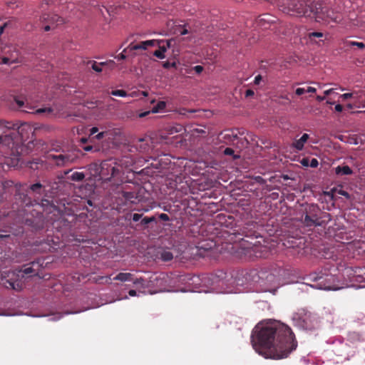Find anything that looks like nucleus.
I'll return each mask as SVG.
<instances>
[{
  "mask_svg": "<svg viewBox=\"0 0 365 365\" xmlns=\"http://www.w3.org/2000/svg\"><path fill=\"white\" fill-rule=\"evenodd\" d=\"M251 338L254 349L264 358H287L297 346L291 329L275 320L259 323Z\"/></svg>",
  "mask_w": 365,
  "mask_h": 365,
  "instance_id": "obj_1",
  "label": "nucleus"
},
{
  "mask_svg": "<svg viewBox=\"0 0 365 365\" xmlns=\"http://www.w3.org/2000/svg\"><path fill=\"white\" fill-rule=\"evenodd\" d=\"M28 132H32V128L27 123L18 125L12 122L0 120V144L11 148L12 153L15 148L19 155V149L21 148L20 144L28 138Z\"/></svg>",
  "mask_w": 365,
  "mask_h": 365,
  "instance_id": "obj_2",
  "label": "nucleus"
},
{
  "mask_svg": "<svg viewBox=\"0 0 365 365\" xmlns=\"http://www.w3.org/2000/svg\"><path fill=\"white\" fill-rule=\"evenodd\" d=\"M297 219L304 227H325L331 220V215L323 211L316 203L300 204L297 210Z\"/></svg>",
  "mask_w": 365,
  "mask_h": 365,
  "instance_id": "obj_3",
  "label": "nucleus"
},
{
  "mask_svg": "<svg viewBox=\"0 0 365 365\" xmlns=\"http://www.w3.org/2000/svg\"><path fill=\"white\" fill-rule=\"evenodd\" d=\"M128 162V158L124 157L120 160H106L101 163V172L99 178L103 181H110L114 180V184H118V180L120 179L124 172L123 166Z\"/></svg>",
  "mask_w": 365,
  "mask_h": 365,
  "instance_id": "obj_4",
  "label": "nucleus"
},
{
  "mask_svg": "<svg viewBox=\"0 0 365 365\" xmlns=\"http://www.w3.org/2000/svg\"><path fill=\"white\" fill-rule=\"evenodd\" d=\"M48 159L58 167H66L73 163L77 155L73 152L62 151L57 154H49Z\"/></svg>",
  "mask_w": 365,
  "mask_h": 365,
  "instance_id": "obj_5",
  "label": "nucleus"
},
{
  "mask_svg": "<svg viewBox=\"0 0 365 365\" xmlns=\"http://www.w3.org/2000/svg\"><path fill=\"white\" fill-rule=\"evenodd\" d=\"M293 319L296 322V324L298 327L306 330L313 329L317 324L312 314L304 310L295 314L293 317Z\"/></svg>",
  "mask_w": 365,
  "mask_h": 365,
  "instance_id": "obj_6",
  "label": "nucleus"
},
{
  "mask_svg": "<svg viewBox=\"0 0 365 365\" xmlns=\"http://www.w3.org/2000/svg\"><path fill=\"white\" fill-rule=\"evenodd\" d=\"M43 265L41 259L33 261L29 264H24L21 269L18 270L17 277H24V276H36L38 274V271Z\"/></svg>",
  "mask_w": 365,
  "mask_h": 365,
  "instance_id": "obj_7",
  "label": "nucleus"
},
{
  "mask_svg": "<svg viewBox=\"0 0 365 365\" xmlns=\"http://www.w3.org/2000/svg\"><path fill=\"white\" fill-rule=\"evenodd\" d=\"M327 277L326 274H318L317 273H313L309 275L310 280L315 282V284H312V287L319 289H331V286L327 282Z\"/></svg>",
  "mask_w": 365,
  "mask_h": 365,
  "instance_id": "obj_8",
  "label": "nucleus"
},
{
  "mask_svg": "<svg viewBox=\"0 0 365 365\" xmlns=\"http://www.w3.org/2000/svg\"><path fill=\"white\" fill-rule=\"evenodd\" d=\"M248 253L250 256L255 258H267L271 254V250L265 245H254Z\"/></svg>",
  "mask_w": 365,
  "mask_h": 365,
  "instance_id": "obj_9",
  "label": "nucleus"
},
{
  "mask_svg": "<svg viewBox=\"0 0 365 365\" xmlns=\"http://www.w3.org/2000/svg\"><path fill=\"white\" fill-rule=\"evenodd\" d=\"M157 43V40L155 39L143 41L136 43L132 42L124 49V52L136 50H147L150 46H155Z\"/></svg>",
  "mask_w": 365,
  "mask_h": 365,
  "instance_id": "obj_10",
  "label": "nucleus"
},
{
  "mask_svg": "<svg viewBox=\"0 0 365 365\" xmlns=\"http://www.w3.org/2000/svg\"><path fill=\"white\" fill-rule=\"evenodd\" d=\"M122 196L125 202H130L131 204H136L138 202H140L142 199V196L140 195L138 192L135 191H123Z\"/></svg>",
  "mask_w": 365,
  "mask_h": 365,
  "instance_id": "obj_11",
  "label": "nucleus"
},
{
  "mask_svg": "<svg viewBox=\"0 0 365 365\" xmlns=\"http://www.w3.org/2000/svg\"><path fill=\"white\" fill-rule=\"evenodd\" d=\"M175 21H169L168 23V26L170 27V32L174 34L179 35H185L189 33L188 30L185 28V26L181 25H175Z\"/></svg>",
  "mask_w": 365,
  "mask_h": 365,
  "instance_id": "obj_12",
  "label": "nucleus"
},
{
  "mask_svg": "<svg viewBox=\"0 0 365 365\" xmlns=\"http://www.w3.org/2000/svg\"><path fill=\"white\" fill-rule=\"evenodd\" d=\"M157 257L163 262H169L173 259V254L169 249L161 248L157 252Z\"/></svg>",
  "mask_w": 365,
  "mask_h": 365,
  "instance_id": "obj_13",
  "label": "nucleus"
},
{
  "mask_svg": "<svg viewBox=\"0 0 365 365\" xmlns=\"http://www.w3.org/2000/svg\"><path fill=\"white\" fill-rule=\"evenodd\" d=\"M4 286L8 289L20 291L23 288V283L21 280H14L12 278H11L4 282Z\"/></svg>",
  "mask_w": 365,
  "mask_h": 365,
  "instance_id": "obj_14",
  "label": "nucleus"
},
{
  "mask_svg": "<svg viewBox=\"0 0 365 365\" xmlns=\"http://www.w3.org/2000/svg\"><path fill=\"white\" fill-rule=\"evenodd\" d=\"M30 189L31 191L38 195L44 194L47 195V191H49L46 185L41 184L40 182L31 185Z\"/></svg>",
  "mask_w": 365,
  "mask_h": 365,
  "instance_id": "obj_15",
  "label": "nucleus"
},
{
  "mask_svg": "<svg viewBox=\"0 0 365 365\" xmlns=\"http://www.w3.org/2000/svg\"><path fill=\"white\" fill-rule=\"evenodd\" d=\"M222 138L226 143L234 142L237 138V133L234 130H225L221 133Z\"/></svg>",
  "mask_w": 365,
  "mask_h": 365,
  "instance_id": "obj_16",
  "label": "nucleus"
},
{
  "mask_svg": "<svg viewBox=\"0 0 365 365\" xmlns=\"http://www.w3.org/2000/svg\"><path fill=\"white\" fill-rule=\"evenodd\" d=\"M219 222L227 227H232L235 225V219L231 215H219Z\"/></svg>",
  "mask_w": 365,
  "mask_h": 365,
  "instance_id": "obj_17",
  "label": "nucleus"
},
{
  "mask_svg": "<svg viewBox=\"0 0 365 365\" xmlns=\"http://www.w3.org/2000/svg\"><path fill=\"white\" fill-rule=\"evenodd\" d=\"M309 138V135L308 134H303L299 140H297L293 143L292 146L297 150H302L304 146V143L307 141Z\"/></svg>",
  "mask_w": 365,
  "mask_h": 365,
  "instance_id": "obj_18",
  "label": "nucleus"
},
{
  "mask_svg": "<svg viewBox=\"0 0 365 365\" xmlns=\"http://www.w3.org/2000/svg\"><path fill=\"white\" fill-rule=\"evenodd\" d=\"M113 280L124 282H132L133 280V274L130 272H120L115 277Z\"/></svg>",
  "mask_w": 365,
  "mask_h": 365,
  "instance_id": "obj_19",
  "label": "nucleus"
},
{
  "mask_svg": "<svg viewBox=\"0 0 365 365\" xmlns=\"http://www.w3.org/2000/svg\"><path fill=\"white\" fill-rule=\"evenodd\" d=\"M157 42L156 46L159 47V49L155 51L153 55L160 59H163L165 57V52L167 51L166 46L164 43L162 44L160 40H157Z\"/></svg>",
  "mask_w": 365,
  "mask_h": 365,
  "instance_id": "obj_20",
  "label": "nucleus"
},
{
  "mask_svg": "<svg viewBox=\"0 0 365 365\" xmlns=\"http://www.w3.org/2000/svg\"><path fill=\"white\" fill-rule=\"evenodd\" d=\"M53 227L56 229H62L68 227V221L63 217L60 216L53 222Z\"/></svg>",
  "mask_w": 365,
  "mask_h": 365,
  "instance_id": "obj_21",
  "label": "nucleus"
},
{
  "mask_svg": "<svg viewBox=\"0 0 365 365\" xmlns=\"http://www.w3.org/2000/svg\"><path fill=\"white\" fill-rule=\"evenodd\" d=\"M48 186V189L49 191H47V195L48 197H52L53 195H56L58 192V184L56 182H46L44 183Z\"/></svg>",
  "mask_w": 365,
  "mask_h": 365,
  "instance_id": "obj_22",
  "label": "nucleus"
},
{
  "mask_svg": "<svg viewBox=\"0 0 365 365\" xmlns=\"http://www.w3.org/2000/svg\"><path fill=\"white\" fill-rule=\"evenodd\" d=\"M335 173L337 175H349L353 173V171L348 165H339L335 168Z\"/></svg>",
  "mask_w": 365,
  "mask_h": 365,
  "instance_id": "obj_23",
  "label": "nucleus"
},
{
  "mask_svg": "<svg viewBox=\"0 0 365 365\" xmlns=\"http://www.w3.org/2000/svg\"><path fill=\"white\" fill-rule=\"evenodd\" d=\"M289 10L292 11V13L290 14L291 15H295V16H302L304 14V11L302 7V4H292L289 6Z\"/></svg>",
  "mask_w": 365,
  "mask_h": 365,
  "instance_id": "obj_24",
  "label": "nucleus"
},
{
  "mask_svg": "<svg viewBox=\"0 0 365 365\" xmlns=\"http://www.w3.org/2000/svg\"><path fill=\"white\" fill-rule=\"evenodd\" d=\"M88 170L90 171L91 175L94 177L99 176L101 172V164L97 163H92L88 165Z\"/></svg>",
  "mask_w": 365,
  "mask_h": 365,
  "instance_id": "obj_25",
  "label": "nucleus"
},
{
  "mask_svg": "<svg viewBox=\"0 0 365 365\" xmlns=\"http://www.w3.org/2000/svg\"><path fill=\"white\" fill-rule=\"evenodd\" d=\"M68 178L74 182H81L85 178V174L83 172H74Z\"/></svg>",
  "mask_w": 365,
  "mask_h": 365,
  "instance_id": "obj_26",
  "label": "nucleus"
},
{
  "mask_svg": "<svg viewBox=\"0 0 365 365\" xmlns=\"http://www.w3.org/2000/svg\"><path fill=\"white\" fill-rule=\"evenodd\" d=\"M88 64H91L92 69L94 70L95 71L99 73V72L102 71L101 66L107 65V63L106 62H101L100 63H98L97 62H96L94 61H89L88 62Z\"/></svg>",
  "mask_w": 365,
  "mask_h": 365,
  "instance_id": "obj_27",
  "label": "nucleus"
},
{
  "mask_svg": "<svg viewBox=\"0 0 365 365\" xmlns=\"http://www.w3.org/2000/svg\"><path fill=\"white\" fill-rule=\"evenodd\" d=\"M133 284L136 286L137 287H141V288H146L147 287V282L146 280L143 278H134L133 280H132Z\"/></svg>",
  "mask_w": 365,
  "mask_h": 365,
  "instance_id": "obj_28",
  "label": "nucleus"
},
{
  "mask_svg": "<svg viewBox=\"0 0 365 365\" xmlns=\"http://www.w3.org/2000/svg\"><path fill=\"white\" fill-rule=\"evenodd\" d=\"M166 103L165 101H159L153 107L151 112L153 113H158L165 108Z\"/></svg>",
  "mask_w": 365,
  "mask_h": 365,
  "instance_id": "obj_29",
  "label": "nucleus"
},
{
  "mask_svg": "<svg viewBox=\"0 0 365 365\" xmlns=\"http://www.w3.org/2000/svg\"><path fill=\"white\" fill-rule=\"evenodd\" d=\"M197 248V252L196 254L200 257H204L207 256V252L212 248V246L210 245L208 247H205L203 245H201V246H198Z\"/></svg>",
  "mask_w": 365,
  "mask_h": 365,
  "instance_id": "obj_30",
  "label": "nucleus"
},
{
  "mask_svg": "<svg viewBox=\"0 0 365 365\" xmlns=\"http://www.w3.org/2000/svg\"><path fill=\"white\" fill-rule=\"evenodd\" d=\"M48 17L50 18L51 22L52 24H56V25L62 24L64 22L63 18L56 14H53L51 16L48 15Z\"/></svg>",
  "mask_w": 365,
  "mask_h": 365,
  "instance_id": "obj_31",
  "label": "nucleus"
},
{
  "mask_svg": "<svg viewBox=\"0 0 365 365\" xmlns=\"http://www.w3.org/2000/svg\"><path fill=\"white\" fill-rule=\"evenodd\" d=\"M259 21H262V26H265V24H272L274 23V21L272 19L271 16L268 14H264L259 19Z\"/></svg>",
  "mask_w": 365,
  "mask_h": 365,
  "instance_id": "obj_32",
  "label": "nucleus"
},
{
  "mask_svg": "<svg viewBox=\"0 0 365 365\" xmlns=\"http://www.w3.org/2000/svg\"><path fill=\"white\" fill-rule=\"evenodd\" d=\"M264 275H265V273L264 272H262V270L259 272V278L260 279H265L269 282H273L274 276L272 274H269L267 275L266 277H264Z\"/></svg>",
  "mask_w": 365,
  "mask_h": 365,
  "instance_id": "obj_33",
  "label": "nucleus"
},
{
  "mask_svg": "<svg viewBox=\"0 0 365 365\" xmlns=\"http://www.w3.org/2000/svg\"><path fill=\"white\" fill-rule=\"evenodd\" d=\"M115 96L125 97L128 96L127 92L124 90H113L110 93Z\"/></svg>",
  "mask_w": 365,
  "mask_h": 365,
  "instance_id": "obj_34",
  "label": "nucleus"
},
{
  "mask_svg": "<svg viewBox=\"0 0 365 365\" xmlns=\"http://www.w3.org/2000/svg\"><path fill=\"white\" fill-rule=\"evenodd\" d=\"M346 44L349 46H357L360 49H363L365 48V44L363 42L348 41Z\"/></svg>",
  "mask_w": 365,
  "mask_h": 365,
  "instance_id": "obj_35",
  "label": "nucleus"
},
{
  "mask_svg": "<svg viewBox=\"0 0 365 365\" xmlns=\"http://www.w3.org/2000/svg\"><path fill=\"white\" fill-rule=\"evenodd\" d=\"M224 154L226 155H232L233 156V159H237L240 158L239 155H235V151L232 148H227L225 149L224 150Z\"/></svg>",
  "mask_w": 365,
  "mask_h": 365,
  "instance_id": "obj_36",
  "label": "nucleus"
},
{
  "mask_svg": "<svg viewBox=\"0 0 365 365\" xmlns=\"http://www.w3.org/2000/svg\"><path fill=\"white\" fill-rule=\"evenodd\" d=\"M154 221H155V217L154 216L150 217H145L144 218L142 219L141 224L142 225H148Z\"/></svg>",
  "mask_w": 365,
  "mask_h": 365,
  "instance_id": "obj_37",
  "label": "nucleus"
},
{
  "mask_svg": "<svg viewBox=\"0 0 365 365\" xmlns=\"http://www.w3.org/2000/svg\"><path fill=\"white\" fill-rule=\"evenodd\" d=\"M163 66L165 68H176L177 64L176 62H169V61H165L163 63Z\"/></svg>",
  "mask_w": 365,
  "mask_h": 365,
  "instance_id": "obj_38",
  "label": "nucleus"
},
{
  "mask_svg": "<svg viewBox=\"0 0 365 365\" xmlns=\"http://www.w3.org/2000/svg\"><path fill=\"white\" fill-rule=\"evenodd\" d=\"M309 38L310 39H312V38H321L324 36L323 33L322 32H312L309 34Z\"/></svg>",
  "mask_w": 365,
  "mask_h": 365,
  "instance_id": "obj_39",
  "label": "nucleus"
},
{
  "mask_svg": "<svg viewBox=\"0 0 365 365\" xmlns=\"http://www.w3.org/2000/svg\"><path fill=\"white\" fill-rule=\"evenodd\" d=\"M195 112V110H188V109H186V108H180L179 110V114L180 115H185L187 113H192Z\"/></svg>",
  "mask_w": 365,
  "mask_h": 365,
  "instance_id": "obj_40",
  "label": "nucleus"
},
{
  "mask_svg": "<svg viewBox=\"0 0 365 365\" xmlns=\"http://www.w3.org/2000/svg\"><path fill=\"white\" fill-rule=\"evenodd\" d=\"M319 165V162L317 160V159L316 158H312L310 160V162H309V167L311 168H317Z\"/></svg>",
  "mask_w": 365,
  "mask_h": 365,
  "instance_id": "obj_41",
  "label": "nucleus"
},
{
  "mask_svg": "<svg viewBox=\"0 0 365 365\" xmlns=\"http://www.w3.org/2000/svg\"><path fill=\"white\" fill-rule=\"evenodd\" d=\"M15 101H16V104H17V106H19V108H21L23 107H26V108H29L27 105L25 106V103H24V101L19 100V99H15Z\"/></svg>",
  "mask_w": 365,
  "mask_h": 365,
  "instance_id": "obj_42",
  "label": "nucleus"
},
{
  "mask_svg": "<svg viewBox=\"0 0 365 365\" xmlns=\"http://www.w3.org/2000/svg\"><path fill=\"white\" fill-rule=\"evenodd\" d=\"M192 69H193V70H194V71H195L197 74L201 73L203 71V70H204V68H203V67H202V66H194V67H193V68H192Z\"/></svg>",
  "mask_w": 365,
  "mask_h": 365,
  "instance_id": "obj_43",
  "label": "nucleus"
},
{
  "mask_svg": "<svg viewBox=\"0 0 365 365\" xmlns=\"http://www.w3.org/2000/svg\"><path fill=\"white\" fill-rule=\"evenodd\" d=\"M159 218L161 220H163V221H169L170 220V217L169 216L165 214V213H161L159 215Z\"/></svg>",
  "mask_w": 365,
  "mask_h": 365,
  "instance_id": "obj_44",
  "label": "nucleus"
},
{
  "mask_svg": "<svg viewBox=\"0 0 365 365\" xmlns=\"http://www.w3.org/2000/svg\"><path fill=\"white\" fill-rule=\"evenodd\" d=\"M126 52H124V50L123 51V52L121 53H120L119 55L115 56V58L117 59V60H125L126 58V55L125 54Z\"/></svg>",
  "mask_w": 365,
  "mask_h": 365,
  "instance_id": "obj_45",
  "label": "nucleus"
},
{
  "mask_svg": "<svg viewBox=\"0 0 365 365\" xmlns=\"http://www.w3.org/2000/svg\"><path fill=\"white\" fill-rule=\"evenodd\" d=\"M160 41L162 43V44H163V43H165V46H166V49L171 46V43L173 41V39H170V40H167V41H164V40H160Z\"/></svg>",
  "mask_w": 365,
  "mask_h": 365,
  "instance_id": "obj_46",
  "label": "nucleus"
},
{
  "mask_svg": "<svg viewBox=\"0 0 365 365\" xmlns=\"http://www.w3.org/2000/svg\"><path fill=\"white\" fill-rule=\"evenodd\" d=\"M304 93H306V89H304L303 88H298L295 91V93L297 96H301V95L304 94Z\"/></svg>",
  "mask_w": 365,
  "mask_h": 365,
  "instance_id": "obj_47",
  "label": "nucleus"
},
{
  "mask_svg": "<svg viewBox=\"0 0 365 365\" xmlns=\"http://www.w3.org/2000/svg\"><path fill=\"white\" fill-rule=\"evenodd\" d=\"M309 162H310V160L309 158H303L301 160L302 165L304 166H306V167L309 166Z\"/></svg>",
  "mask_w": 365,
  "mask_h": 365,
  "instance_id": "obj_48",
  "label": "nucleus"
},
{
  "mask_svg": "<svg viewBox=\"0 0 365 365\" xmlns=\"http://www.w3.org/2000/svg\"><path fill=\"white\" fill-rule=\"evenodd\" d=\"M141 217H142V215L141 214L135 213L133 215V220L134 222H138Z\"/></svg>",
  "mask_w": 365,
  "mask_h": 365,
  "instance_id": "obj_49",
  "label": "nucleus"
},
{
  "mask_svg": "<svg viewBox=\"0 0 365 365\" xmlns=\"http://www.w3.org/2000/svg\"><path fill=\"white\" fill-rule=\"evenodd\" d=\"M255 93L252 89H248L245 91V97L249 98L254 96Z\"/></svg>",
  "mask_w": 365,
  "mask_h": 365,
  "instance_id": "obj_50",
  "label": "nucleus"
},
{
  "mask_svg": "<svg viewBox=\"0 0 365 365\" xmlns=\"http://www.w3.org/2000/svg\"><path fill=\"white\" fill-rule=\"evenodd\" d=\"M104 134H105L104 132L98 133L97 135L93 136V138H96L97 140H101L103 138Z\"/></svg>",
  "mask_w": 365,
  "mask_h": 365,
  "instance_id": "obj_51",
  "label": "nucleus"
},
{
  "mask_svg": "<svg viewBox=\"0 0 365 365\" xmlns=\"http://www.w3.org/2000/svg\"><path fill=\"white\" fill-rule=\"evenodd\" d=\"M262 76L261 75H257L255 78L254 83L256 84V85L259 84V83L262 81Z\"/></svg>",
  "mask_w": 365,
  "mask_h": 365,
  "instance_id": "obj_52",
  "label": "nucleus"
},
{
  "mask_svg": "<svg viewBox=\"0 0 365 365\" xmlns=\"http://www.w3.org/2000/svg\"><path fill=\"white\" fill-rule=\"evenodd\" d=\"M93 145H85L83 147V149L85 150V151H87V152H89V151H92L93 150Z\"/></svg>",
  "mask_w": 365,
  "mask_h": 365,
  "instance_id": "obj_53",
  "label": "nucleus"
},
{
  "mask_svg": "<svg viewBox=\"0 0 365 365\" xmlns=\"http://www.w3.org/2000/svg\"><path fill=\"white\" fill-rule=\"evenodd\" d=\"M335 111L341 112L343 110V106L341 104H336L334 108Z\"/></svg>",
  "mask_w": 365,
  "mask_h": 365,
  "instance_id": "obj_54",
  "label": "nucleus"
},
{
  "mask_svg": "<svg viewBox=\"0 0 365 365\" xmlns=\"http://www.w3.org/2000/svg\"><path fill=\"white\" fill-rule=\"evenodd\" d=\"M173 130H174L175 133H179L183 130V128L181 125H178V128H173L171 130V133H173Z\"/></svg>",
  "mask_w": 365,
  "mask_h": 365,
  "instance_id": "obj_55",
  "label": "nucleus"
},
{
  "mask_svg": "<svg viewBox=\"0 0 365 365\" xmlns=\"http://www.w3.org/2000/svg\"><path fill=\"white\" fill-rule=\"evenodd\" d=\"M98 131V128L93 127L90 130V135L93 136Z\"/></svg>",
  "mask_w": 365,
  "mask_h": 365,
  "instance_id": "obj_56",
  "label": "nucleus"
},
{
  "mask_svg": "<svg viewBox=\"0 0 365 365\" xmlns=\"http://www.w3.org/2000/svg\"><path fill=\"white\" fill-rule=\"evenodd\" d=\"M281 98L284 100V104H289L291 103V101L287 97V96H282Z\"/></svg>",
  "mask_w": 365,
  "mask_h": 365,
  "instance_id": "obj_57",
  "label": "nucleus"
},
{
  "mask_svg": "<svg viewBox=\"0 0 365 365\" xmlns=\"http://www.w3.org/2000/svg\"><path fill=\"white\" fill-rule=\"evenodd\" d=\"M317 90L314 87H308L307 89H306V92L307 93H316Z\"/></svg>",
  "mask_w": 365,
  "mask_h": 365,
  "instance_id": "obj_58",
  "label": "nucleus"
},
{
  "mask_svg": "<svg viewBox=\"0 0 365 365\" xmlns=\"http://www.w3.org/2000/svg\"><path fill=\"white\" fill-rule=\"evenodd\" d=\"M102 279H105L106 283L110 284L111 278L110 276L101 277Z\"/></svg>",
  "mask_w": 365,
  "mask_h": 365,
  "instance_id": "obj_59",
  "label": "nucleus"
},
{
  "mask_svg": "<svg viewBox=\"0 0 365 365\" xmlns=\"http://www.w3.org/2000/svg\"><path fill=\"white\" fill-rule=\"evenodd\" d=\"M334 88L328 89L324 92V94L325 96H329V95L331 94L334 92Z\"/></svg>",
  "mask_w": 365,
  "mask_h": 365,
  "instance_id": "obj_60",
  "label": "nucleus"
},
{
  "mask_svg": "<svg viewBox=\"0 0 365 365\" xmlns=\"http://www.w3.org/2000/svg\"><path fill=\"white\" fill-rule=\"evenodd\" d=\"M339 194L346 197V198H349V194L346 191L340 190Z\"/></svg>",
  "mask_w": 365,
  "mask_h": 365,
  "instance_id": "obj_61",
  "label": "nucleus"
},
{
  "mask_svg": "<svg viewBox=\"0 0 365 365\" xmlns=\"http://www.w3.org/2000/svg\"><path fill=\"white\" fill-rule=\"evenodd\" d=\"M128 294L130 297H135L137 294L136 291L134 289L129 290Z\"/></svg>",
  "mask_w": 365,
  "mask_h": 365,
  "instance_id": "obj_62",
  "label": "nucleus"
},
{
  "mask_svg": "<svg viewBox=\"0 0 365 365\" xmlns=\"http://www.w3.org/2000/svg\"><path fill=\"white\" fill-rule=\"evenodd\" d=\"M316 99L319 102L323 101L325 99V96H317Z\"/></svg>",
  "mask_w": 365,
  "mask_h": 365,
  "instance_id": "obj_63",
  "label": "nucleus"
},
{
  "mask_svg": "<svg viewBox=\"0 0 365 365\" xmlns=\"http://www.w3.org/2000/svg\"><path fill=\"white\" fill-rule=\"evenodd\" d=\"M9 62V58L7 57H4L2 58V63L4 64H7Z\"/></svg>",
  "mask_w": 365,
  "mask_h": 365,
  "instance_id": "obj_64",
  "label": "nucleus"
}]
</instances>
